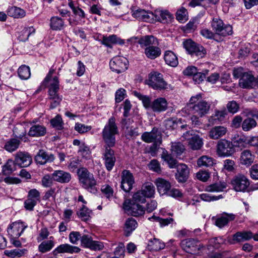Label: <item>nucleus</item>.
I'll return each mask as SVG.
<instances>
[{"instance_id": "obj_1", "label": "nucleus", "mask_w": 258, "mask_h": 258, "mask_svg": "<svg viewBox=\"0 0 258 258\" xmlns=\"http://www.w3.org/2000/svg\"><path fill=\"white\" fill-rule=\"evenodd\" d=\"M141 47H145L144 53L147 57L151 59H154L159 57L161 50L158 47L157 39L153 36H146L138 41Z\"/></svg>"}, {"instance_id": "obj_2", "label": "nucleus", "mask_w": 258, "mask_h": 258, "mask_svg": "<svg viewBox=\"0 0 258 258\" xmlns=\"http://www.w3.org/2000/svg\"><path fill=\"white\" fill-rule=\"evenodd\" d=\"M188 106L193 114L203 117L209 112L211 104L203 100L201 94H199L190 98Z\"/></svg>"}, {"instance_id": "obj_3", "label": "nucleus", "mask_w": 258, "mask_h": 258, "mask_svg": "<svg viewBox=\"0 0 258 258\" xmlns=\"http://www.w3.org/2000/svg\"><path fill=\"white\" fill-rule=\"evenodd\" d=\"M79 181L83 188L88 191L95 194L97 191V181L92 173L85 167H81L78 170Z\"/></svg>"}, {"instance_id": "obj_4", "label": "nucleus", "mask_w": 258, "mask_h": 258, "mask_svg": "<svg viewBox=\"0 0 258 258\" xmlns=\"http://www.w3.org/2000/svg\"><path fill=\"white\" fill-rule=\"evenodd\" d=\"M118 134L117 126L114 117L109 119L102 131V137L105 143L104 147H113L115 143V136Z\"/></svg>"}, {"instance_id": "obj_5", "label": "nucleus", "mask_w": 258, "mask_h": 258, "mask_svg": "<svg viewBox=\"0 0 258 258\" xmlns=\"http://www.w3.org/2000/svg\"><path fill=\"white\" fill-rule=\"evenodd\" d=\"M211 25L215 35L225 37L232 34V26L224 24L221 19L218 18L213 19Z\"/></svg>"}, {"instance_id": "obj_6", "label": "nucleus", "mask_w": 258, "mask_h": 258, "mask_svg": "<svg viewBox=\"0 0 258 258\" xmlns=\"http://www.w3.org/2000/svg\"><path fill=\"white\" fill-rule=\"evenodd\" d=\"M146 84L156 90L166 89L168 86V84L163 80L162 74L156 72L149 74Z\"/></svg>"}, {"instance_id": "obj_7", "label": "nucleus", "mask_w": 258, "mask_h": 258, "mask_svg": "<svg viewBox=\"0 0 258 258\" xmlns=\"http://www.w3.org/2000/svg\"><path fill=\"white\" fill-rule=\"evenodd\" d=\"M182 249L190 254H198L204 248L200 241L194 238H187L181 241Z\"/></svg>"}, {"instance_id": "obj_8", "label": "nucleus", "mask_w": 258, "mask_h": 258, "mask_svg": "<svg viewBox=\"0 0 258 258\" xmlns=\"http://www.w3.org/2000/svg\"><path fill=\"white\" fill-rule=\"evenodd\" d=\"M216 152L219 157H228L233 155L235 151L232 143L226 139L219 141L216 146Z\"/></svg>"}, {"instance_id": "obj_9", "label": "nucleus", "mask_w": 258, "mask_h": 258, "mask_svg": "<svg viewBox=\"0 0 258 258\" xmlns=\"http://www.w3.org/2000/svg\"><path fill=\"white\" fill-rule=\"evenodd\" d=\"M183 44L186 51L192 56L203 58L206 54V50L203 46L197 44L191 39L184 41Z\"/></svg>"}, {"instance_id": "obj_10", "label": "nucleus", "mask_w": 258, "mask_h": 258, "mask_svg": "<svg viewBox=\"0 0 258 258\" xmlns=\"http://www.w3.org/2000/svg\"><path fill=\"white\" fill-rule=\"evenodd\" d=\"M123 208L128 214L134 217H138L144 214L145 209L144 207L138 203L126 200L123 204Z\"/></svg>"}, {"instance_id": "obj_11", "label": "nucleus", "mask_w": 258, "mask_h": 258, "mask_svg": "<svg viewBox=\"0 0 258 258\" xmlns=\"http://www.w3.org/2000/svg\"><path fill=\"white\" fill-rule=\"evenodd\" d=\"M142 140L147 143H154L156 146L161 143V134L156 127H154L150 132H145L141 136Z\"/></svg>"}, {"instance_id": "obj_12", "label": "nucleus", "mask_w": 258, "mask_h": 258, "mask_svg": "<svg viewBox=\"0 0 258 258\" xmlns=\"http://www.w3.org/2000/svg\"><path fill=\"white\" fill-rule=\"evenodd\" d=\"M127 64L128 61L126 58L120 56L114 57L109 63L110 69L117 73L124 72L127 69Z\"/></svg>"}, {"instance_id": "obj_13", "label": "nucleus", "mask_w": 258, "mask_h": 258, "mask_svg": "<svg viewBox=\"0 0 258 258\" xmlns=\"http://www.w3.org/2000/svg\"><path fill=\"white\" fill-rule=\"evenodd\" d=\"M193 131H187L183 134L182 137L188 141V146L192 150H199L203 145V140L198 135L192 134Z\"/></svg>"}, {"instance_id": "obj_14", "label": "nucleus", "mask_w": 258, "mask_h": 258, "mask_svg": "<svg viewBox=\"0 0 258 258\" xmlns=\"http://www.w3.org/2000/svg\"><path fill=\"white\" fill-rule=\"evenodd\" d=\"M54 73V70L51 69L41 84V88L49 87V89L59 90V84L58 77L56 76L52 77V76Z\"/></svg>"}, {"instance_id": "obj_15", "label": "nucleus", "mask_w": 258, "mask_h": 258, "mask_svg": "<svg viewBox=\"0 0 258 258\" xmlns=\"http://www.w3.org/2000/svg\"><path fill=\"white\" fill-rule=\"evenodd\" d=\"M27 227L28 225L26 223L21 221H16L9 225L7 231L11 238H18Z\"/></svg>"}, {"instance_id": "obj_16", "label": "nucleus", "mask_w": 258, "mask_h": 258, "mask_svg": "<svg viewBox=\"0 0 258 258\" xmlns=\"http://www.w3.org/2000/svg\"><path fill=\"white\" fill-rule=\"evenodd\" d=\"M232 185L236 191H244L249 186L250 183L247 178L243 175L239 174L231 180Z\"/></svg>"}, {"instance_id": "obj_17", "label": "nucleus", "mask_w": 258, "mask_h": 258, "mask_svg": "<svg viewBox=\"0 0 258 258\" xmlns=\"http://www.w3.org/2000/svg\"><path fill=\"white\" fill-rule=\"evenodd\" d=\"M239 86L242 88H252L257 85V81L251 72H245L240 79Z\"/></svg>"}, {"instance_id": "obj_18", "label": "nucleus", "mask_w": 258, "mask_h": 258, "mask_svg": "<svg viewBox=\"0 0 258 258\" xmlns=\"http://www.w3.org/2000/svg\"><path fill=\"white\" fill-rule=\"evenodd\" d=\"M111 147H104L105 151L103 154V159L106 169L110 171L114 166L116 158L114 156V152L110 148Z\"/></svg>"}, {"instance_id": "obj_19", "label": "nucleus", "mask_w": 258, "mask_h": 258, "mask_svg": "<svg viewBox=\"0 0 258 258\" xmlns=\"http://www.w3.org/2000/svg\"><path fill=\"white\" fill-rule=\"evenodd\" d=\"M134 176L129 171L124 170L121 175V188L125 192L130 191L134 183Z\"/></svg>"}, {"instance_id": "obj_20", "label": "nucleus", "mask_w": 258, "mask_h": 258, "mask_svg": "<svg viewBox=\"0 0 258 258\" xmlns=\"http://www.w3.org/2000/svg\"><path fill=\"white\" fill-rule=\"evenodd\" d=\"M16 165L21 167L29 166L32 163V159L30 154L25 152H18L15 155Z\"/></svg>"}, {"instance_id": "obj_21", "label": "nucleus", "mask_w": 258, "mask_h": 258, "mask_svg": "<svg viewBox=\"0 0 258 258\" xmlns=\"http://www.w3.org/2000/svg\"><path fill=\"white\" fill-rule=\"evenodd\" d=\"M153 22L158 21L163 23H168L173 20V17L167 10H156L153 13Z\"/></svg>"}, {"instance_id": "obj_22", "label": "nucleus", "mask_w": 258, "mask_h": 258, "mask_svg": "<svg viewBox=\"0 0 258 258\" xmlns=\"http://www.w3.org/2000/svg\"><path fill=\"white\" fill-rule=\"evenodd\" d=\"M132 16L139 20L153 23V13L150 11H147L144 9H138L132 10Z\"/></svg>"}, {"instance_id": "obj_23", "label": "nucleus", "mask_w": 258, "mask_h": 258, "mask_svg": "<svg viewBox=\"0 0 258 258\" xmlns=\"http://www.w3.org/2000/svg\"><path fill=\"white\" fill-rule=\"evenodd\" d=\"M81 251V249L76 246L71 245L68 243L62 244L58 246L52 251L55 255L59 253H68L73 254L78 253Z\"/></svg>"}, {"instance_id": "obj_24", "label": "nucleus", "mask_w": 258, "mask_h": 258, "mask_svg": "<svg viewBox=\"0 0 258 258\" xmlns=\"http://www.w3.org/2000/svg\"><path fill=\"white\" fill-rule=\"evenodd\" d=\"M54 159V156L52 154L47 153L43 150H39L35 157L36 162L40 165L52 162Z\"/></svg>"}, {"instance_id": "obj_25", "label": "nucleus", "mask_w": 258, "mask_h": 258, "mask_svg": "<svg viewBox=\"0 0 258 258\" xmlns=\"http://www.w3.org/2000/svg\"><path fill=\"white\" fill-rule=\"evenodd\" d=\"M228 130L224 126H215L210 129L209 132V137L213 140H218L225 136Z\"/></svg>"}, {"instance_id": "obj_26", "label": "nucleus", "mask_w": 258, "mask_h": 258, "mask_svg": "<svg viewBox=\"0 0 258 258\" xmlns=\"http://www.w3.org/2000/svg\"><path fill=\"white\" fill-rule=\"evenodd\" d=\"M53 180L61 183H68L71 179V175L70 173L61 170L54 171L52 174Z\"/></svg>"}, {"instance_id": "obj_27", "label": "nucleus", "mask_w": 258, "mask_h": 258, "mask_svg": "<svg viewBox=\"0 0 258 258\" xmlns=\"http://www.w3.org/2000/svg\"><path fill=\"white\" fill-rule=\"evenodd\" d=\"M189 173L187 166L184 164H180L177 166L176 179L179 182H184L187 179Z\"/></svg>"}, {"instance_id": "obj_28", "label": "nucleus", "mask_w": 258, "mask_h": 258, "mask_svg": "<svg viewBox=\"0 0 258 258\" xmlns=\"http://www.w3.org/2000/svg\"><path fill=\"white\" fill-rule=\"evenodd\" d=\"M168 103L164 98L160 97L155 99L152 102L151 110L154 112H161L167 108Z\"/></svg>"}, {"instance_id": "obj_29", "label": "nucleus", "mask_w": 258, "mask_h": 258, "mask_svg": "<svg viewBox=\"0 0 258 258\" xmlns=\"http://www.w3.org/2000/svg\"><path fill=\"white\" fill-rule=\"evenodd\" d=\"M155 183L158 192L162 195L167 194L171 187L170 183L162 178H157L155 180Z\"/></svg>"}, {"instance_id": "obj_30", "label": "nucleus", "mask_w": 258, "mask_h": 258, "mask_svg": "<svg viewBox=\"0 0 258 258\" xmlns=\"http://www.w3.org/2000/svg\"><path fill=\"white\" fill-rule=\"evenodd\" d=\"M235 218V215L234 214L224 212L216 219L215 225L221 228L226 225L229 221L233 220Z\"/></svg>"}, {"instance_id": "obj_31", "label": "nucleus", "mask_w": 258, "mask_h": 258, "mask_svg": "<svg viewBox=\"0 0 258 258\" xmlns=\"http://www.w3.org/2000/svg\"><path fill=\"white\" fill-rule=\"evenodd\" d=\"M255 156L248 150H245L241 153L240 163L246 166H249L253 162Z\"/></svg>"}, {"instance_id": "obj_32", "label": "nucleus", "mask_w": 258, "mask_h": 258, "mask_svg": "<svg viewBox=\"0 0 258 258\" xmlns=\"http://www.w3.org/2000/svg\"><path fill=\"white\" fill-rule=\"evenodd\" d=\"M101 44L106 46L112 48V46L116 44H123L124 41L115 35H111L109 36H103L101 42Z\"/></svg>"}, {"instance_id": "obj_33", "label": "nucleus", "mask_w": 258, "mask_h": 258, "mask_svg": "<svg viewBox=\"0 0 258 258\" xmlns=\"http://www.w3.org/2000/svg\"><path fill=\"white\" fill-rule=\"evenodd\" d=\"M7 13L10 17L17 19L23 18L26 15V12L23 9L16 6L9 7Z\"/></svg>"}, {"instance_id": "obj_34", "label": "nucleus", "mask_w": 258, "mask_h": 258, "mask_svg": "<svg viewBox=\"0 0 258 258\" xmlns=\"http://www.w3.org/2000/svg\"><path fill=\"white\" fill-rule=\"evenodd\" d=\"M252 238V233L250 231L238 232L233 236V243L248 240Z\"/></svg>"}, {"instance_id": "obj_35", "label": "nucleus", "mask_w": 258, "mask_h": 258, "mask_svg": "<svg viewBox=\"0 0 258 258\" xmlns=\"http://www.w3.org/2000/svg\"><path fill=\"white\" fill-rule=\"evenodd\" d=\"M164 58L165 62L168 66L172 67H175L178 64V60L177 56L171 51H166L164 52Z\"/></svg>"}, {"instance_id": "obj_36", "label": "nucleus", "mask_w": 258, "mask_h": 258, "mask_svg": "<svg viewBox=\"0 0 258 258\" xmlns=\"http://www.w3.org/2000/svg\"><path fill=\"white\" fill-rule=\"evenodd\" d=\"M46 132L45 127L41 125L36 124L32 126L28 132L31 137H40L44 136Z\"/></svg>"}, {"instance_id": "obj_37", "label": "nucleus", "mask_w": 258, "mask_h": 258, "mask_svg": "<svg viewBox=\"0 0 258 258\" xmlns=\"http://www.w3.org/2000/svg\"><path fill=\"white\" fill-rule=\"evenodd\" d=\"M226 186L225 182H219L205 186L204 190L207 192H220L223 191Z\"/></svg>"}, {"instance_id": "obj_38", "label": "nucleus", "mask_w": 258, "mask_h": 258, "mask_svg": "<svg viewBox=\"0 0 258 258\" xmlns=\"http://www.w3.org/2000/svg\"><path fill=\"white\" fill-rule=\"evenodd\" d=\"M164 247V243L157 238H153L149 240L147 245V247L150 251L159 250L163 249Z\"/></svg>"}, {"instance_id": "obj_39", "label": "nucleus", "mask_w": 258, "mask_h": 258, "mask_svg": "<svg viewBox=\"0 0 258 258\" xmlns=\"http://www.w3.org/2000/svg\"><path fill=\"white\" fill-rule=\"evenodd\" d=\"M161 158L168 164L170 168H175L176 167L177 161L166 150H163L161 155Z\"/></svg>"}, {"instance_id": "obj_40", "label": "nucleus", "mask_w": 258, "mask_h": 258, "mask_svg": "<svg viewBox=\"0 0 258 258\" xmlns=\"http://www.w3.org/2000/svg\"><path fill=\"white\" fill-rule=\"evenodd\" d=\"M64 23L63 20L57 17H52L50 19V28L53 30H60L64 27Z\"/></svg>"}, {"instance_id": "obj_41", "label": "nucleus", "mask_w": 258, "mask_h": 258, "mask_svg": "<svg viewBox=\"0 0 258 258\" xmlns=\"http://www.w3.org/2000/svg\"><path fill=\"white\" fill-rule=\"evenodd\" d=\"M138 223L133 218H128L124 224V231L125 235L128 236L137 227Z\"/></svg>"}, {"instance_id": "obj_42", "label": "nucleus", "mask_w": 258, "mask_h": 258, "mask_svg": "<svg viewBox=\"0 0 258 258\" xmlns=\"http://www.w3.org/2000/svg\"><path fill=\"white\" fill-rule=\"evenodd\" d=\"M147 198H152L155 194V187L151 182L145 183L140 190Z\"/></svg>"}, {"instance_id": "obj_43", "label": "nucleus", "mask_w": 258, "mask_h": 258, "mask_svg": "<svg viewBox=\"0 0 258 258\" xmlns=\"http://www.w3.org/2000/svg\"><path fill=\"white\" fill-rule=\"evenodd\" d=\"M185 147L179 142L172 143L171 145V152L176 157L180 156L185 151Z\"/></svg>"}, {"instance_id": "obj_44", "label": "nucleus", "mask_w": 258, "mask_h": 258, "mask_svg": "<svg viewBox=\"0 0 258 258\" xmlns=\"http://www.w3.org/2000/svg\"><path fill=\"white\" fill-rule=\"evenodd\" d=\"M133 94L136 97H137L142 101L143 106L146 109H151L152 102L149 97L146 95H144L140 92H138L137 91L133 92Z\"/></svg>"}, {"instance_id": "obj_45", "label": "nucleus", "mask_w": 258, "mask_h": 258, "mask_svg": "<svg viewBox=\"0 0 258 258\" xmlns=\"http://www.w3.org/2000/svg\"><path fill=\"white\" fill-rule=\"evenodd\" d=\"M17 165L15 163V160L9 159L6 163L2 167V172L5 175H9L15 170V166Z\"/></svg>"}, {"instance_id": "obj_46", "label": "nucleus", "mask_w": 258, "mask_h": 258, "mask_svg": "<svg viewBox=\"0 0 258 258\" xmlns=\"http://www.w3.org/2000/svg\"><path fill=\"white\" fill-rule=\"evenodd\" d=\"M256 124V121L254 119L248 117L243 121L241 126L244 131L247 132L255 127Z\"/></svg>"}, {"instance_id": "obj_47", "label": "nucleus", "mask_w": 258, "mask_h": 258, "mask_svg": "<svg viewBox=\"0 0 258 258\" xmlns=\"http://www.w3.org/2000/svg\"><path fill=\"white\" fill-rule=\"evenodd\" d=\"M35 30L33 27L24 28L19 33L18 39L20 41H25L28 40L29 36L35 33Z\"/></svg>"}, {"instance_id": "obj_48", "label": "nucleus", "mask_w": 258, "mask_h": 258, "mask_svg": "<svg viewBox=\"0 0 258 258\" xmlns=\"http://www.w3.org/2000/svg\"><path fill=\"white\" fill-rule=\"evenodd\" d=\"M18 74L22 80L28 79L31 75L30 68L26 65L21 66L18 70Z\"/></svg>"}, {"instance_id": "obj_49", "label": "nucleus", "mask_w": 258, "mask_h": 258, "mask_svg": "<svg viewBox=\"0 0 258 258\" xmlns=\"http://www.w3.org/2000/svg\"><path fill=\"white\" fill-rule=\"evenodd\" d=\"M20 144L19 140L12 139L6 143L5 149L10 152H12L18 149Z\"/></svg>"}, {"instance_id": "obj_50", "label": "nucleus", "mask_w": 258, "mask_h": 258, "mask_svg": "<svg viewBox=\"0 0 258 258\" xmlns=\"http://www.w3.org/2000/svg\"><path fill=\"white\" fill-rule=\"evenodd\" d=\"M214 159L208 156H202L197 160V164L199 167H210L213 165Z\"/></svg>"}, {"instance_id": "obj_51", "label": "nucleus", "mask_w": 258, "mask_h": 258, "mask_svg": "<svg viewBox=\"0 0 258 258\" xmlns=\"http://www.w3.org/2000/svg\"><path fill=\"white\" fill-rule=\"evenodd\" d=\"M91 213V210L88 209L86 206H83L79 211L77 212V215L82 220L86 221L90 219Z\"/></svg>"}, {"instance_id": "obj_52", "label": "nucleus", "mask_w": 258, "mask_h": 258, "mask_svg": "<svg viewBox=\"0 0 258 258\" xmlns=\"http://www.w3.org/2000/svg\"><path fill=\"white\" fill-rule=\"evenodd\" d=\"M54 245V242L52 240L45 241L39 245L38 249L39 251L44 253L50 250Z\"/></svg>"}, {"instance_id": "obj_53", "label": "nucleus", "mask_w": 258, "mask_h": 258, "mask_svg": "<svg viewBox=\"0 0 258 258\" xmlns=\"http://www.w3.org/2000/svg\"><path fill=\"white\" fill-rule=\"evenodd\" d=\"M148 220L152 221H156L159 223L161 227L165 226L171 223L173 219L172 218H166L162 219L158 216L153 215V216L149 217Z\"/></svg>"}, {"instance_id": "obj_54", "label": "nucleus", "mask_w": 258, "mask_h": 258, "mask_svg": "<svg viewBox=\"0 0 258 258\" xmlns=\"http://www.w3.org/2000/svg\"><path fill=\"white\" fill-rule=\"evenodd\" d=\"M51 125L56 128L60 130L63 127V123L62 118L60 115H57L55 117L50 120Z\"/></svg>"}, {"instance_id": "obj_55", "label": "nucleus", "mask_w": 258, "mask_h": 258, "mask_svg": "<svg viewBox=\"0 0 258 258\" xmlns=\"http://www.w3.org/2000/svg\"><path fill=\"white\" fill-rule=\"evenodd\" d=\"M200 198L202 201L210 202L217 201L223 198V196L221 195L218 196H212L208 193H203L200 195Z\"/></svg>"}, {"instance_id": "obj_56", "label": "nucleus", "mask_w": 258, "mask_h": 258, "mask_svg": "<svg viewBox=\"0 0 258 258\" xmlns=\"http://www.w3.org/2000/svg\"><path fill=\"white\" fill-rule=\"evenodd\" d=\"M25 249H16L11 250H6L5 251V254L12 258H14L15 257H21L25 253Z\"/></svg>"}, {"instance_id": "obj_57", "label": "nucleus", "mask_w": 258, "mask_h": 258, "mask_svg": "<svg viewBox=\"0 0 258 258\" xmlns=\"http://www.w3.org/2000/svg\"><path fill=\"white\" fill-rule=\"evenodd\" d=\"M75 130L80 134H84L92 128V126L90 125H86L84 124H82L79 122H77L75 125Z\"/></svg>"}, {"instance_id": "obj_58", "label": "nucleus", "mask_w": 258, "mask_h": 258, "mask_svg": "<svg viewBox=\"0 0 258 258\" xmlns=\"http://www.w3.org/2000/svg\"><path fill=\"white\" fill-rule=\"evenodd\" d=\"M147 198L142 191L139 190L135 192L133 196V199L131 200L136 203H144L146 202Z\"/></svg>"}, {"instance_id": "obj_59", "label": "nucleus", "mask_w": 258, "mask_h": 258, "mask_svg": "<svg viewBox=\"0 0 258 258\" xmlns=\"http://www.w3.org/2000/svg\"><path fill=\"white\" fill-rule=\"evenodd\" d=\"M53 180L52 175H50L49 174H45L41 179V185L44 187H49L53 184Z\"/></svg>"}, {"instance_id": "obj_60", "label": "nucleus", "mask_w": 258, "mask_h": 258, "mask_svg": "<svg viewBox=\"0 0 258 258\" xmlns=\"http://www.w3.org/2000/svg\"><path fill=\"white\" fill-rule=\"evenodd\" d=\"M26 132L23 125L19 124L14 127L13 134L17 138L22 139L25 135Z\"/></svg>"}, {"instance_id": "obj_61", "label": "nucleus", "mask_w": 258, "mask_h": 258, "mask_svg": "<svg viewBox=\"0 0 258 258\" xmlns=\"http://www.w3.org/2000/svg\"><path fill=\"white\" fill-rule=\"evenodd\" d=\"M226 106L228 111L232 114L237 112L239 109V105L235 101L228 102Z\"/></svg>"}, {"instance_id": "obj_62", "label": "nucleus", "mask_w": 258, "mask_h": 258, "mask_svg": "<svg viewBox=\"0 0 258 258\" xmlns=\"http://www.w3.org/2000/svg\"><path fill=\"white\" fill-rule=\"evenodd\" d=\"M81 237L80 233L77 231L71 232L69 236L70 242L74 244H77L79 240H81Z\"/></svg>"}, {"instance_id": "obj_63", "label": "nucleus", "mask_w": 258, "mask_h": 258, "mask_svg": "<svg viewBox=\"0 0 258 258\" xmlns=\"http://www.w3.org/2000/svg\"><path fill=\"white\" fill-rule=\"evenodd\" d=\"M93 241L92 238L88 235H83L81 237V244L84 247L90 248Z\"/></svg>"}, {"instance_id": "obj_64", "label": "nucleus", "mask_w": 258, "mask_h": 258, "mask_svg": "<svg viewBox=\"0 0 258 258\" xmlns=\"http://www.w3.org/2000/svg\"><path fill=\"white\" fill-rule=\"evenodd\" d=\"M79 160L77 157L72 158L68 164V168L72 172L75 171L79 167Z\"/></svg>"}]
</instances>
